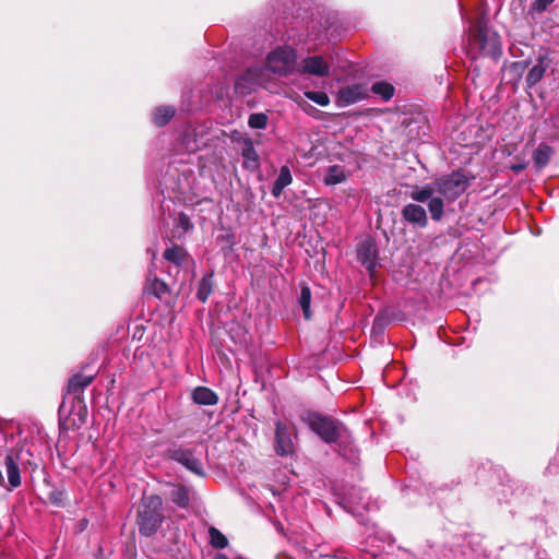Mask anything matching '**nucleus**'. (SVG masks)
<instances>
[{
    "label": "nucleus",
    "mask_w": 559,
    "mask_h": 559,
    "mask_svg": "<svg viewBox=\"0 0 559 559\" xmlns=\"http://www.w3.org/2000/svg\"><path fill=\"white\" fill-rule=\"evenodd\" d=\"M334 558L336 559H347L346 557H344V551L343 550H337L334 556Z\"/></svg>",
    "instance_id": "obj_37"
},
{
    "label": "nucleus",
    "mask_w": 559,
    "mask_h": 559,
    "mask_svg": "<svg viewBox=\"0 0 559 559\" xmlns=\"http://www.w3.org/2000/svg\"><path fill=\"white\" fill-rule=\"evenodd\" d=\"M298 304H299V306L302 309L305 319L306 320L311 319V316H312L311 309H310L311 290H310V288L307 285H301V287H300V294H299V297H298Z\"/></svg>",
    "instance_id": "obj_26"
},
{
    "label": "nucleus",
    "mask_w": 559,
    "mask_h": 559,
    "mask_svg": "<svg viewBox=\"0 0 559 559\" xmlns=\"http://www.w3.org/2000/svg\"><path fill=\"white\" fill-rule=\"evenodd\" d=\"M550 126L557 130H559V112L554 115L550 119Z\"/></svg>",
    "instance_id": "obj_36"
},
{
    "label": "nucleus",
    "mask_w": 559,
    "mask_h": 559,
    "mask_svg": "<svg viewBox=\"0 0 559 559\" xmlns=\"http://www.w3.org/2000/svg\"><path fill=\"white\" fill-rule=\"evenodd\" d=\"M556 0H534L531 10L536 13L545 12Z\"/></svg>",
    "instance_id": "obj_35"
},
{
    "label": "nucleus",
    "mask_w": 559,
    "mask_h": 559,
    "mask_svg": "<svg viewBox=\"0 0 559 559\" xmlns=\"http://www.w3.org/2000/svg\"><path fill=\"white\" fill-rule=\"evenodd\" d=\"M171 501L179 508L186 509L189 507V488L183 485H175L170 491Z\"/></svg>",
    "instance_id": "obj_22"
},
{
    "label": "nucleus",
    "mask_w": 559,
    "mask_h": 559,
    "mask_svg": "<svg viewBox=\"0 0 559 559\" xmlns=\"http://www.w3.org/2000/svg\"><path fill=\"white\" fill-rule=\"evenodd\" d=\"M221 132L219 129L213 128L211 121L188 124L179 135L178 151L179 153H195L210 145L212 141L218 140Z\"/></svg>",
    "instance_id": "obj_2"
},
{
    "label": "nucleus",
    "mask_w": 559,
    "mask_h": 559,
    "mask_svg": "<svg viewBox=\"0 0 559 559\" xmlns=\"http://www.w3.org/2000/svg\"><path fill=\"white\" fill-rule=\"evenodd\" d=\"M346 180V174L342 166L332 165L328 168L324 177V183L326 186H335Z\"/></svg>",
    "instance_id": "obj_24"
},
{
    "label": "nucleus",
    "mask_w": 559,
    "mask_h": 559,
    "mask_svg": "<svg viewBox=\"0 0 559 559\" xmlns=\"http://www.w3.org/2000/svg\"><path fill=\"white\" fill-rule=\"evenodd\" d=\"M192 400L195 404L210 406L218 402V396L206 386H198L192 392Z\"/></svg>",
    "instance_id": "obj_20"
},
{
    "label": "nucleus",
    "mask_w": 559,
    "mask_h": 559,
    "mask_svg": "<svg viewBox=\"0 0 559 559\" xmlns=\"http://www.w3.org/2000/svg\"><path fill=\"white\" fill-rule=\"evenodd\" d=\"M241 156L246 169L253 171L260 167V158L251 139H242Z\"/></svg>",
    "instance_id": "obj_15"
},
{
    "label": "nucleus",
    "mask_w": 559,
    "mask_h": 559,
    "mask_svg": "<svg viewBox=\"0 0 559 559\" xmlns=\"http://www.w3.org/2000/svg\"><path fill=\"white\" fill-rule=\"evenodd\" d=\"M416 203H408L401 211L402 218L413 228H426L429 223L426 209Z\"/></svg>",
    "instance_id": "obj_9"
},
{
    "label": "nucleus",
    "mask_w": 559,
    "mask_h": 559,
    "mask_svg": "<svg viewBox=\"0 0 559 559\" xmlns=\"http://www.w3.org/2000/svg\"><path fill=\"white\" fill-rule=\"evenodd\" d=\"M269 118L263 112L251 114L248 118V126L251 129H265L267 126Z\"/></svg>",
    "instance_id": "obj_34"
},
{
    "label": "nucleus",
    "mask_w": 559,
    "mask_h": 559,
    "mask_svg": "<svg viewBox=\"0 0 559 559\" xmlns=\"http://www.w3.org/2000/svg\"><path fill=\"white\" fill-rule=\"evenodd\" d=\"M526 68V62L524 61H516L512 62L509 67L506 68V73L512 78L514 82H518Z\"/></svg>",
    "instance_id": "obj_33"
},
{
    "label": "nucleus",
    "mask_w": 559,
    "mask_h": 559,
    "mask_svg": "<svg viewBox=\"0 0 559 559\" xmlns=\"http://www.w3.org/2000/svg\"><path fill=\"white\" fill-rule=\"evenodd\" d=\"M368 90L364 84H353L341 88L337 93V102L341 106L356 104L366 98Z\"/></svg>",
    "instance_id": "obj_13"
},
{
    "label": "nucleus",
    "mask_w": 559,
    "mask_h": 559,
    "mask_svg": "<svg viewBox=\"0 0 559 559\" xmlns=\"http://www.w3.org/2000/svg\"><path fill=\"white\" fill-rule=\"evenodd\" d=\"M301 420L316 432L325 443L335 444L337 440H346L347 428L338 420L325 417L317 412H306Z\"/></svg>",
    "instance_id": "obj_3"
},
{
    "label": "nucleus",
    "mask_w": 559,
    "mask_h": 559,
    "mask_svg": "<svg viewBox=\"0 0 559 559\" xmlns=\"http://www.w3.org/2000/svg\"><path fill=\"white\" fill-rule=\"evenodd\" d=\"M304 95L307 99L316 103L319 106L325 107L330 104V97L325 92L321 91H305Z\"/></svg>",
    "instance_id": "obj_32"
},
{
    "label": "nucleus",
    "mask_w": 559,
    "mask_h": 559,
    "mask_svg": "<svg viewBox=\"0 0 559 559\" xmlns=\"http://www.w3.org/2000/svg\"><path fill=\"white\" fill-rule=\"evenodd\" d=\"M192 228L193 224L191 223L190 217L185 213H179L174 226V236L181 237Z\"/></svg>",
    "instance_id": "obj_27"
},
{
    "label": "nucleus",
    "mask_w": 559,
    "mask_h": 559,
    "mask_svg": "<svg viewBox=\"0 0 559 559\" xmlns=\"http://www.w3.org/2000/svg\"><path fill=\"white\" fill-rule=\"evenodd\" d=\"M524 166L523 165H513L512 166V169L516 173L523 170Z\"/></svg>",
    "instance_id": "obj_38"
},
{
    "label": "nucleus",
    "mask_w": 559,
    "mask_h": 559,
    "mask_svg": "<svg viewBox=\"0 0 559 559\" xmlns=\"http://www.w3.org/2000/svg\"><path fill=\"white\" fill-rule=\"evenodd\" d=\"M293 176L288 166L284 165L280 168V173L277 178L273 182L271 193L274 198H280L283 193V190L292 185Z\"/></svg>",
    "instance_id": "obj_18"
},
{
    "label": "nucleus",
    "mask_w": 559,
    "mask_h": 559,
    "mask_svg": "<svg viewBox=\"0 0 559 559\" xmlns=\"http://www.w3.org/2000/svg\"><path fill=\"white\" fill-rule=\"evenodd\" d=\"M380 321H381V319H380L379 317H377V318L374 319L373 326H372V329H373V330H374L378 325L380 326Z\"/></svg>",
    "instance_id": "obj_39"
},
{
    "label": "nucleus",
    "mask_w": 559,
    "mask_h": 559,
    "mask_svg": "<svg viewBox=\"0 0 559 559\" xmlns=\"http://www.w3.org/2000/svg\"><path fill=\"white\" fill-rule=\"evenodd\" d=\"M146 292L158 299H163L169 294V288L165 282L158 278H154L146 286Z\"/></svg>",
    "instance_id": "obj_28"
},
{
    "label": "nucleus",
    "mask_w": 559,
    "mask_h": 559,
    "mask_svg": "<svg viewBox=\"0 0 559 559\" xmlns=\"http://www.w3.org/2000/svg\"><path fill=\"white\" fill-rule=\"evenodd\" d=\"M213 290V273L205 274L198 287L197 297L200 301L205 302Z\"/></svg>",
    "instance_id": "obj_25"
},
{
    "label": "nucleus",
    "mask_w": 559,
    "mask_h": 559,
    "mask_svg": "<svg viewBox=\"0 0 559 559\" xmlns=\"http://www.w3.org/2000/svg\"><path fill=\"white\" fill-rule=\"evenodd\" d=\"M187 255V251L177 245L167 248L163 253L164 259L176 266H181L185 263Z\"/></svg>",
    "instance_id": "obj_21"
},
{
    "label": "nucleus",
    "mask_w": 559,
    "mask_h": 559,
    "mask_svg": "<svg viewBox=\"0 0 559 559\" xmlns=\"http://www.w3.org/2000/svg\"><path fill=\"white\" fill-rule=\"evenodd\" d=\"M294 429L282 421L276 424L275 451L278 455H289L294 452Z\"/></svg>",
    "instance_id": "obj_10"
},
{
    "label": "nucleus",
    "mask_w": 559,
    "mask_h": 559,
    "mask_svg": "<svg viewBox=\"0 0 559 559\" xmlns=\"http://www.w3.org/2000/svg\"><path fill=\"white\" fill-rule=\"evenodd\" d=\"M366 495L359 488H352L344 495L341 504L350 513L358 514L360 509H367Z\"/></svg>",
    "instance_id": "obj_14"
},
{
    "label": "nucleus",
    "mask_w": 559,
    "mask_h": 559,
    "mask_svg": "<svg viewBox=\"0 0 559 559\" xmlns=\"http://www.w3.org/2000/svg\"><path fill=\"white\" fill-rule=\"evenodd\" d=\"M549 62L547 57H539L537 59V63L530 69L526 75V85L528 88L535 86L543 79L549 67Z\"/></svg>",
    "instance_id": "obj_17"
},
{
    "label": "nucleus",
    "mask_w": 559,
    "mask_h": 559,
    "mask_svg": "<svg viewBox=\"0 0 559 559\" xmlns=\"http://www.w3.org/2000/svg\"><path fill=\"white\" fill-rule=\"evenodd\" d=\"M473 37L479 44L483 53L492 58H498L501 55L498 34L490 32L485 25H478L473 33Z\"/></svg>",
    "instance_id": "obj_7"
},
{
    "label": "nucleus",
    "mask_w": 559,
    "mask_h": 559,
    "mask_svg": "<svg viewBox=\"0 0 559 559\" xmlns=\"http://www.w3.org/2000/svg\"><path fill=\"white\" fill-rule=\"evenodd\" d=\"M552 154V148L545 143L539 144V146L534 151L533 162L536 168H544L550 160Z\"/></svg>",
    "instance_id": "obj_23"
},
{
    "label": "nucleus",
    "mask_w": 559,
    "mask_h": 559,
    "mask_svg": "<svg viewBox=\"0 0 559 559\" xmlns=\"http://www.w3.org/2000/svg\"><path fill=\"white\" fill-rule=\"evenodd\" d=\"M347 439L346 440H337L336 447L340 452V454L349 461L353 464H356L359 460V451L357 447L354 443L353 437L350 432L347 430Z\"/></svg>",
    "instance_id": "obj_16"
},
{
    "label": "nucleus",
    "mask_w": 559,
    "mask_h": 559,
    "mask_svg": "<svg viewBox=\"0 0 559 559\" xmlns=\"http://www.w3.org/2000/svg\"><path fill=\"white\" fill-rule=\"evenodd\" d=\"M371 91L381 96L382 99L389 100L394 95V87L390 83L386 82H376L371 86Z\"/></svg>",
    "instance_id": "obj_30"
},
{
    "label": "nucleus",
    "mask_w": 559,
    "mask_h": 559,
    "mask_svg": "<svg viewBox=\"0 0 559 559\" xmlns=\"http://www.w3.org/2000/svg\"><path fill=\"white\" fill-rule=\"evenodd\" d=\"M298 63L297 51L290 46H277L267 53L265 60L266 69L278 76L297 72Z\"/></svg>",
    "instance_id": "obj_5"
},
{
    "label": "nucleus",
    "mask_w": 559,
    "mask_h": 559,
    "mask_svg": "<svg viewBox=\"0 0 559 559\" xmlns=\"http://www.w3.org/2000/svg\"><path fill=\"white\" fill-rule=\"evenodd\" d=\"M209 535H210V544L216 548V549H223L226 548L228 545V540L226 536L221 533L216 527L211 526L209 528Z\"/></svg>",
    "instance_id": "obj_31"
},
{
    "label": "nucleus",
    "mask_w": 559,
    "mask_h": 559,
    "mask_svg": "<svg viewBox=\"0 0 559 559\" xmlns=\"http://www.w3.org/2000/svg\"><path fill=\"white\" fill-rule=\"evenodd\" d=\"M167 455L170 460L181 464L189 472L197 476L204 477L205 472L201 460L195 455V451L182 445H174L168 449Z\"/></svg>",
    "instance_id": "obj_6"
},
{
    "label": "nucleus",
    "mask_w": 559,
    "mask_h": 559,
    "mask_svg": "<svg viewBox=\"0 0 559 559\" xmlns=\"http://www.w3.org/2000/svg\"><path fill=\"white\" fill-rule=\"evenodd\" d=\"M94 376L74 374L68 383L69 392L80 391L92 383Z\"/></svg>",
    "instance_id": "obj_29"
},
{
    "label": "nucleus",
    "mask_w": 559,
    "mask_h": 559,
    "mask_svg": "<svg viewBox=\"0 0 559 559\" xmlns=\"http://www.w3.org/2000/svg\"><path fill=\"white\" fill-rule=\"evenodd\" d=\"M469 185L471 179L464 173L454 170L425 186L412 187L409 198L414 202L427 203L431 219L440 222L444 215L445 204L457 200Z\"/></svg>",
    "instance_id": "obj_1"
},
{
    "label": "nucleus",
    "mask_w": 559,
    "mask_h": 559,
    "mask_svg": "<svg viewBox=\"0 0 559 559\" xmlns=\"http://www.w3.org/2000/svg\"><path fill=\"white\" fill-rule=\"evenodd\" d=\"M214 559H228L226 555L224 554H216Z\"/></svg>",
    "instance_id": "obj_40"
},
{
    "label": "nucleus",
    "mask_w": 559,
    "mask_h": 559,
    "mask_svg": "<svg viewBox=\"0 0 559 559\" xmlns=\"http://www.w3.org/2000/svg\"><path fill=\"white\" fill-rule=\"evenodd\" d=\"M263 70L252 67L246 70L235 82V91L240 95L250 94L261 83Z\"/></svg>",
    "instance_id": "obj_11"
},
{
    "label": "nucleus",
    "mask_w": 559,
    "mask_h": 559,
    "mask_svg": "<svg viewBox=\"0 0 559 559\" xmlns=\"http://www.w3.org/2000/svg\"><path fill=\"white\" fill-rule=\"evenodd\" d=\"M358 261L372 274L377 267L378 248L373 240L366 239L357 245Z\"/></svg>",
    "instance_id": "obj_12"
},
{
    "label": "nucleus",
    "mask_w": 559,
    "mask_h": 559,
    "mask_svg": "<svg viewBox=\"0 0 559 559\" xmlns=\"http://www.w3.org/2000/svg\"><path fill=\"white\" fill-rule=\"evenodd\" d=\"M176 108L170 105H162L152 111V122L157 127H164L174 118Z\"/></svg>",
    "instance_id": "obj_19"
},
{
    "label": "nucleus",
    "mask_w": 559,
    "mask_h": 559,
    "mask_svg": "<svg viewBox=\"0 0 559 559\" xmlns=\"http://www.w3.org/2000/svg\"><path fill=\"white\" fill-rule=\"evenodd\" d=\"M163 500L158 495L144 497L139 510V532L143 536L153 535L163 522Z\"/></svg>",
    "instance_id": "obj_4"
},
{
    "label": "nucleus",
    "mask_w": 559,
    "mask_h": 559,
    "mask_svg": "<svg viewBox=\"0 0 559 559\" xmlns=\"http://www.w3.org/2000/svg\"><path fill=\"white\" fill-rule=\"evenodd\" d=\"M297 73L301 75L326 78L331 73V67L322 56H308L302 58L298 63Z\"/></svg>",
    "instance_id": "obj_8"
}]
</instances>
